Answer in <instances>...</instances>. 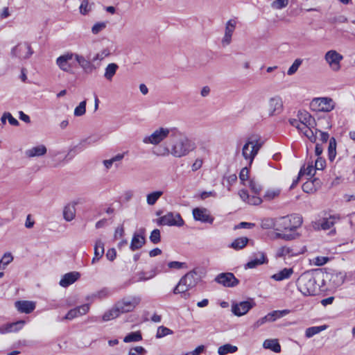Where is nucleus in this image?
I'll list each match as a JSON object with an SVG mask.
<instances>
[{"mask_svg":"<svg viewBox=\"0 0 355 355\" xmlns=\"http://www.w3.org/2000/svg\"><path fill=\"white\" fill-rule=\"evenodd\" d=\"M193 149L194 145L187 136L177 128L173 127L167 146L158 155H171L175 158H180L189 155Z\"/></svg>","mask_w":355,"mask_h":355,"instance_id":"1","label":"nucleus"},{"mask_svg":"<svg viewBox=\"0 0 355 355\" xmlns=\"http://www.w3.org/2000/svg\"><path fill=\"white\" fill-rule=\"evenodd\" d=\"M317 275L313 271H308L301 275L297 282L298 290L305 296L316 295L320 291L317 283Z\"/></svg>","mask_w":355,"mask_h":355,"instance_id":"2","label":"nucleus"},{"mask_svg":"<svg viewBox=\"0 0 355 355\" xmlns=\"http://www.w3.org/2000/svg\"><path fill=\"white\" fill-rule=\"evenodd\" d=\"M172 132L173 128L160 126L155 129L151 134L144 136L142 142L146 145L157 146L170 137Z\"/></svg>","mask_w":355,"mask_h":355,"instance_id":"3","label":"nucleus"},{"mask_svg":"<svg viewBox=\"0 0 355 355\" xmlns=\"http://www.w3.org/2000/svg\"><path fill=\"white\" fill-rule=\"evenodd\" d=\"M262 144L257 137H249L242 148V155L250 166L261 148Z\"/></svg>","mask_w":355,"mask_h":355,"instance_id":"4","label":"nucleus"},{"mask_svg":"<svg viewBox=\"0 0 355 355\" xmlns=\"http://www.w3.org/2000/svg\"><path fill=\"white\" fill-rule=\"evenodd\" d=\"M288 227V221L286 217H282L275 219L272 231L269 236L272 239H284L288 240V235L287 234V229Z\"/></svg>","mask_w":355,"mask_h":355,"instance_id":"5","label":"nucleus"},{"mask_svg":"<svg viewBox=\"0 0 355 355\" xmlns=\"http://www.w3.org/2000/svg\"><path fill=\"white\" fill-rule=\"evenodd\" d=\"M310 107L313 111L321 112H329L336 107L335 101L329 97L314 98Z\"/></svg>","mask_w":355,"mask_h":355,"instance_id":"6","label":"nucleus"},{"mask_svg":"<svg viewBox=\"0 0 355 355\" xmlns=\"http://www.w3.org/2000/svg\"><path fill=\"white\" fill-rule=\"evenodd\" d=\"M141 297L139 295H132L123 297L116 304L121 314L131 312L141 303Z\"/></svg>","mask_w":355,"mask_h":355,"instance_id":"7","label":"nucleus"},{"mask_svg":"<svg viewBox=\"0 0 355 355\" xmlns=\"http://www.w3.org/2000/svg\"><path fill=\"white\" fill-rule=\"evenodd\" d=\"M344 57L336 50H329L324 54V59L331 71L338 72L341 69V62Z\"/></svg>","mask_w":355,"mask_h":355,"instance_id":"8","label":"nucleus"},{"mask_svg":"<svg viewBox=\"0 0 355 355\" xmlns=\"http://www.w3.org/2000/svg\"><path fill=\"white\" fill-rule=\"evenodd\" d=\"M241 183L245 187H249L251 191L257 194L261 190L260 184L254 180L250 179L249 175V169L247 166L243 168L239 173Z\"/></svg>","mask_w":355,"mask_h":355,"instance_id":"9","label":"nucleus"},{"mask_svg":"<svg viewBox=\"0 0 355 355\" xmlns=\"http://www.w3.org/2000/svg\"><path fill=\"white\" fill-rule=\"evenodd\" d=\"M338 220L339 217L329 216L316 219L312 222L311 226L315 230H331Z\"/></svg>","mask_w":355,"mask_h":355,"instance_id":"10","label":"nucleus"},{"mask_svg":"<svg viewBox=\"0 0 355 355\" xmlns=\"http://www.w3.org/2000/svg\"><path fill=\"white\" fill-rule=\"evenodd\" d=\"M157 224L160 225L181 227L184 225V220L180 214L168 212L157 220Z\"/></svg>","mask_w":355,"mask_h":355,"instance_id":"11","label":"nucleus"},{"mask_svg":"<svg viewBox=\"0 0 355 355\" xmlns=\"http://www.w3.org/2000/svg\"><path fill=\"white\" fill-rule=\"evenodd\" d=\"M73 58L75 59V53L66 52L57 58L55 63L61 71L71 73L73 72V67L70 61Z\"/></svg>","mask_w":355,"mask_h":355,"instance_id":"12","label":"nucleus"},{"mask_svg":"<svg viewBox=\"0 0 355 355\" xmlns=\"http://www.w3.org/2000/svg\"><path fill=\"white\" fill-rule=\"evenodd\" d=\"M297 119L290 120V124L297 130L301 128V125H311L313 122V119L311 114L306 110H299L297 113Z\"/></svg>","mask_w":355,"mask_h":355,"instance_id":"13","label":"nucleus"},{"mask_svg":"<svg viewBox=\"0 0 355 355\" xmlns=\"http://www.w3.org/2000/svg\"><path fill=\"white\" fill-rule=\"evenodd\" d=\"M236 27V21L234 19H229L225 26L224 35L220 43L223 47L229 46L232 41V36Z\"/></svg>","mask_w":355,"mask_h":355,"instance_id":"14","label":"nucleus"},{"mask_svg":"<svg viewBox=\"0 0 355 355\" xmlns=\"http://www.w3.org/2000/svg\"><path fill=\"white\" fill-rule=\"evenodd\" d=\"M290 218V240L298 238L300 234V230L303 223L301 215L294 214L291 216Z\"/></svg>","mask_w":355,"mask_h":355,"instance_id":"15","label":"nucleus"},{"mask_svg":"<svg viewBox=\"0 0 355 355\" xmlns=\"http://www.w3.org/2000/svg\"><path fill=\"white\" fill-rule=\"evenodd\" d=\"M215 282L225 287H234L239 283L233 273L222 272L218 274L214 279Z\"/></svg>","mask_w":355,"mask_h":355,"instance_id":"16","label":"nucleus"},{"mask_svg":"<svg viewBox=\"0 0 355 355\" xmlns=\"http://www.w3.org/2000/svg\"><path fill=\"white\" fill-rule=\"evenodd\" d=\"M192 214L195 220L201 223L212 224L214 220V218L211 215L210 211L205 207L194 208Z\"/></svg>","mask_w":355,"mask_h":355,"instance_id":"17","label":"nucleus"},{"mask_svg":"<svg viewBox=\"0 0 355 355\" xmlns=\"http://www.w3.org/2000/svg\"><path fill=\"white\" fill-rule=\"evenodd\" d=\"M287 311H274L271 313H269L266 315H265L263 318H259L253 324V327L254 329H258L261 326L263 325L266 322H274L277 319L286 315Z\"/></svg>","mask_w":355,"mask_h":355,"instance_id":"18","label":"nucleus"},{"mask_svg":"<svg viewBox=\"0 0 355 355\" xmlns=\"http://www.w3.org/2000/svg\"><path fill=\"white\" fill-rule=\"evenodd\" d=\"M11 53L13 56L26 59L33 54V51L31 46L28 44L24 43L19 44L12 48Z\"/></svg>","mask_w":355,"mask_h":355,"instance_id":"19","label":"nucleus"},{"mask_svg":"<svg viewBox=\"0 0 355 355\" xmlns=\"http://www.w3.org/2000/svg\"><path fill=\"white\" fill-rule=\"evenodd\" d=\"M254 304L250 301H243L239 303L233 304L232 306V313L237 316L245 315L253 306Z\"/></svg>","mask_w":355,"mask_h":355,"instance_id":"20","label":"nucleus"},{"mask_svg":"<svg viewBox=\"0 0 355 355\" xmlns=\"http://www.w3.org/2000/svg\"><path fill=\"white\" fill-rule=\"evenodd\" d=\"M75 60L78 62L80 67L86 73H91L94 70H96V67L92 63V62L86 59L83 55L78 53H75Z\"/></svg>","mask_w":355,"mask_h":355,"instance_id":"21","label":"nucleus"},{"mask_svg":"<svg viewBox=\"0 0 355 355\" xmlns=\"http://www.w3.org/2000/svg\"><path fill=\"white\" fill-rule=\"evenodd\" d=\"M268 112L269 116L279 114L282 110V101L279 98H271L268 103Z\"/></svg>","mask_w":355,"mask_h":355,"instance_id":"22","label":"nucleus"},{"mask_svg":"<svg viewBox=\"0 0 355 355\" xmlns=\"http://www.w3.org/2000/svg\"><path fill=\"white\" fill-rule=\"evenodd\" d=\"M25 324L24 320H19L15 322L8 323L0 327V334H6L17 332L21 329Z\"/></svg>","mask_w":355,"mask_h":355,"instance_id":"23","label":"nucleus"},{"mask_svg":"<svg viewBox=\"0 0 355 355\" xmlns=\"http://www.w3.org/2000/svg\"><path fill=\"white\" fill-rule=\"evenodd\" d=\"M89 310V305L88 304H83L69 311L64 318L69 320H73V318L85 315Z\"/></svg>","mask_w":355,"mask_h":355,"instance_id":"24","label":"nucleus"},{"mask_svg":"<svg viewBox=\"0 0 355 355\" xmlns=\"http://www.w3.org/2000/svg\"><path fill=\"white\" fill-rule=\"evenodd\" d=\"M15 306L20 313H30L35 309V303L32 301L19 300L15 302Z\"/></svg>","mask_w":355,"mask_h":355,"instance_id":"25","label":"nucleus"},{"mask_svg":"<svg viewBox=\"0 0 355 355\" xmlns=\"http://www.w3.org/2000/svg\"><path fill=\"white\" fill-rule=\"evenodd\" d=\"M77 204L76 202H71L64 207L62 214L66 221L70 222L75 218L76 214V206Z\"/></svg>","mask_w":355,"mask_h":355,"instance_id":"26","label":"nucleus"},{"mask_svg":"<svg viewBox=\"0 0 355 355\" xmlns=\"http://www.w3.org/2000/svg\"><path fill=\"white\" fill-rule=\"evenodd\" d=\"M94 251V257L92 260V264L98 262L101 259L105 252V244L101 239L96 240Z\"/></svg>","mask_w":355,"mask_h":355,"instance_id":"27","label":"nucleus"},{"mask_svg":"<svg viewBox=\"0 0 355 355\" xmlns=\"http://www.w3.org/2000/svg\"><path fill=\"white\" fill-rule=\"evenodd\" d=\"M239 196L243 202L249 205H258L262 202L261 198L257 196H250L245 189H241L239 191Z\"/></svg>","mask_w":355,"mask_h":355,"instance_id":"28","label":"nucleus"},{"mask_svg":"<svg viewBox=\"0 0 355 355\" xmlns=\"http://www.w3.org/2000/svg\"><path fill=\"white\" fill-rule=\"evenodd\" d=\"M182 277L192 288H194L200 280V276L197 269L188 272Z\"/></svg>","mask_w":355,"mask_h":355,"instance_id":"29","label":"nucleus"},{"mask_svg":"<svg viewBox=\"0 0 355 355\" xmlns=\"http://www.w3.org/2000/svg\"><path fill=\"white\" fill-rule=\"evenodd\" d=\"M47 152L46 146L40 144L32 147L25 151V155L27 157L32 158L35 157H40L44 155Z\"/></svg>","mask_w":355,"mask_h":355,"instance_id":"30","label":"nucleus"},{"mask_svg":"<svg viewBox=\"0 0 355 355\" xmlns=\"http://www.w3.org/2000/svg\"><path fill=\"white\" fill-rule=\"evenodd\" d=\"M80 277L78 272H68L62 276L60 281V285L62 287H67L74 283Z\"/></svg>","mask_w":355,"mask_h":355,"instance_id":"31","label":"nucleus"},{"mask_svg":"<svg viewBox=\"0 0 355 355\" xmlns=\"http://www.w3.org/2000/svg\"><path fill=\"white\" fill-rule=\"evenodd\" d=\"M193 288L187 284V281H185L183 277H182L178 282V284L173 289V293L182 294L184 295V297H186V295L189 296V294L187 293V291Z\"/></svg>","mask_w":355,"mask_h":355,"instance_id":"32","label":"nucleus"},{"mask_svg":"<svg viewBox=\"0 0 355 355\" xmlns=\"http://www.w3.org/2000/svg\"><path fill=\"white\" fill-rule=\"evenodd\" d=\"M310 126L311 125H301V128L298 129V131L306 136L310 140V141L315 143L317 140V138L318 137V130L317 129L313 130L311 128Z\"/></svg>","mask_w":355,"mask_h":355,"instance_id":"33","label":"nucleus"},{"mask_svg":"<svg viewBox=\"0 0 355 355\" xmlns=\"http://www.w3.org/2000/svg\"><path fill=\"white\" fill-rule=\"evenodd\" d=\"M145 243V238L143 234L135 233L130 243V249L132 251L141 248Z\"/></svg>","mask_w":355,"mask_h":355,"instance_id":"34","label":"nucleus"},{"mask_svg":"<svg viewBox=\"0 0 355 355\" xmlns=\"http://www.w3.org/2000/svg\"><path fill=\"white\" fill-rule=\"evenodd\" d=\"M263 347L270 349L275 353L281 352V346L277 339H266L263 343Z\"/></svg>","mask_w":355,"mask_h":355,"instance_id":"35","label":"nucleus"},{"mask_svg":"<svg viewBox=\"0 0 355 355\" xmlns=\"http://www.w3.org/2000/svg\"><path fill=\"white\" fill-rule=\"evenodd\" d=\"M266 261L267 259L265 254L262 252H259L256 255L254 259H252L247 263V264L245 265V268H254L259 265L266 263Z\"/></svg>","mask_w":355,"mask_h":355,"instance_id":"36","label":"nucleus"},{"mask_svg":"<svg viewBox=\"0 0 355 355\" xmlns=\"http://www.w3.org/2000/svg\"><path fill=\"white\" fill-rule=\"evenodd\" d=\"M121 315L119 310L117 309V306L115 304L114 306L105 312V313L102 316V320L103 322H107L112 320L114 318H116Z\"/></svg>","mask_w":355,"mask_h":355,"instance_id":"37","label":"nucleus"},{"mask_svg":"<svg viewBox=\"0 0 355 355\" xmlns=\"http://www.w3.org/2000/svg\"><path fill=\"white\" fill-rule=\"evenodd\" d=\"M345 277V273L342 272H336L331 275L330 282L332 283L334 286L338 287L344 283Z\"/></svg>","mask_w":355,"mask_h":355,"instance_id":"38","label":"nucleus"},{"mask_svg":"<svg viewBox=\"0 0 355 355\" xmlns=\"http://www.w3.org/2000/svg\"><path fill=\"white\" fill-rule=\"evenodd\" d=\"M316 169L315 166L313 165V162H309L306 165H304L299 172V176L306 175L308 176H313L315 173Z\"/></svg>","mask_w":355,"mask_h":355,"instance_id":"39","label":"nucleus"},{"mask_svg":"<svg viewBox=\"0 0 355 355\" xmlns=\"http://www.w3.org/2000/svg\"><path fill=\"white\" fill-rule=\"evenodd\" d=\"M112 53V47H105L103 48L101 50H100L94 57L92 59L93 62L96 61H102L105 58L110 56Z\"/></svg>","mask_w":355,"mask_h":355,"instance_id":"40","label":"nucleus"},{"mask_svg":"<svg viewBox=\"0 0 355 355\" xmlns=\"http://www.w3.org/2000/svg\"><path fill=\"white\" fill-rule=\"evenodd\" d=\"M237 350L238 347L236 346L227 343L218 348V354L219 355H227L228 354L235 353Z\"/></svg>","mask_w":355,"mask_h":355,"instance_id":"41","label":"nucleus"},{"mask_svg":"<svg viewBox=\"0 0 355 355\" xmlns=\"http://www.w3.org/2000/svg\"><path fill=\"white\" fill-rule=\"evenodd\" d=\"M162 191H155L146 196V202L148 205H154L158 199L163 195Z\"/></svg>","mask_w":355,"mask_h":355,"instance_id":"42","label":"nucleus"},{"mask_svg":"<svg viewBox=\"0 0 355 355\" xmlns=\"http://www.w3.org/2000/svg\"><path fill=\"white\" fill-rule=\"evenodd\" d=\"M336 156V141L334 137L329 139L328 146V158L330 162H333Z\"/></svg>","mask_w":355,"mask_h":355,"instance_id":"43","label":"nucleus"},{"mask_svg":"<svg viewBox=\"0 0 355 355\" xmlns=\"http://www.w3.org/2000/svg\"><path fill=\"white\" fill-rule=\"evenodd\" d=\"M118 68V65L115 63L109 64L105 69L104 77L107 80H111L113 76L115 75Z\"/></svg>","mask_w":355,"mask_h":355,"instance_id":"44","label":"nucleus"},{"mask_svg":"<svg viewBox=\"0 0 355 355\" xmlns=\"http://www.w3.org/2000/svg\"><path fill=\"white\" fill-rule=\"evenodd\" d=\"M327 325L311 327L306 329V330L305 331V335L307 338H311V337L313 336L314 335L318 334L320 332L327 329Z\"/></svg>","mask_w":355,"mask_h":355,"instance_id":"45","label":"nucleus"},{"mask_svg":"<svg viewBox=\"0 0 355 355\" xmlns=\"http://www.w3.org/2000/svg\"><path fill=\"white\" fill-rule=\"evenodd\" d=\"M248 242V239L247 237H240L235 239L231 243L230 246L234 250H241L243 249L247 245Z\"/></svg>","mask_w":355,"mask_h":355,"instance_id":"46","label":"nucleus"},{"mask_svg":"<svg viewBox=\"0 0 355 355\" xmlns=\"http://www.w3.org/2000/svg\"><path fill=\"white\" fill-rule=\"evenodd\" d=\"M142 339L141 334L139 331L131 332L123 338L124 343L138 342Z\"/></svg>","mask_w":355,"mask_h":355,"instance_id":"47","label":"nucleus"},{"mask_svg":"<svg viewBox=\"0 0 355 355\" xmlns=\"http://www.w3.org/2000/svg\"><path fill=\"white\" fill-rule=\"evenodd\" d=\"M280 192L279 189H270L266 191L263 199L266 200H272L278 197Z\"/></svg>","mask_w":355,"mask_h":355,"instance_id":"48","label":"nucleus"},{"mask_svg":"<svg viewBox=\"0 0 355 355\" xmlns=\"http://www.w3.org/2000/svg\"><path fill=\"white\" fill-rule=\"evenodd\" d=\"M110 291H109L108 288H102L98 291H96V293H93L91 296V298L92 300H95V299H104L105 297H107L108 296L110 295Z\"/></svg>","mask_w":355,"mask_h":355,"instance_id":"49","label":"nucleus"},{"mask_svg":"<svg viewBox=\"0 0 355 355\" xmlns=\"http://www.w3.org/2000/svg\"><path fill=\"white\" fill-rule=\"evenodd\" d=\"M107 22L106 21H99L96 22L92 27V33L94 35H97L101 31H103L107 27Z\"/></svg>","mask_w":355,"mask_h":355,"instance_id":"50","label":"nucleus"},{"mask_svg":"<svg viewBox=\"0 0 355 355\" xmlns=\"http://www.w3.org/2000/svg\"><path fill=\"white\" fill-rule=\"evenodd\" d=\"M86 101H81L79 105L74 109L73 114L75 116H81L86 112Z\"/></svg>","mask_w":355,"mask_h":355,"instance_id":"51","label":"nucleus"},{"mask_svg":"<svg viewBox=\"0 0 355 355\" xmlns=\"http://www.w3.org/2000/svg\"><path fill=\"white\" fill-rule=\"evenodd\" d=\"M173 331L170 329L164 327L160 326L157 328V333H156V338H161L168 335L173 334Z\"/></svg>","mask_w":355,"mask_h":355,"instance_id":"52","label":"nucleus"},{"mask_svg":"<svg viewBox=\"0 0 355 355\" xmlns=\"http://www.w3.org/2000/svg\"><path fill=\"white\" fill-rule=\"evenodd\" d=\"M288 277V269L284 268L282 271L272 275L271 278L275 281H282Z\"/></svg>","mask_w":355,"mask_h":355,"instance_id":"53","label":"nucleus"},{"mask_svg":"<svg viewBox=\"0 0 355 355\" xmlns=\"http://www.w3.org/2000/svg\"><path fill=\"white\" fill-rule=\"evenodd\" d=\"M288 3V0H275L271 3V7L275 10H280L285 8Z\"/></svg>","mask_w":355,"mask_h":355,"instance_id":"54","label":"nucleus"},{"mask_svg":"<svg viewBox=\"0 0 355 355\" xmlns=\"http://www.w3.org/2000/svg\"><path fill=\"white\" fill-rule=\"evenodd\" d=\"M275 220L272 218H264L261 220V227L263 229H273Z\"/></svg>","mask_w":355,"mask_h":355,"instance_id":"55","label":"nucleus"},{"mask_svg":"<svg viewBox=\"0 0 355 355\" xmlns=\"http://www.w3.org/2000/svg\"><path fill=\"white\" fill-rule=\"evenodd\" d=\"M80 12L85 15H87L91 10V8L89 5V2L87 0H83L80 6Z\"/></svg>","mask_w":355,"mask_h":355,"instance_id":"56","label":"nucleus"},{"mask_svg":"<svg viewBox=\"0 0 355 355\" xmlns=\"http://www.w3.org/2000/svg\"><path fill=\"white\" fill-rule=\"evenodd\" d=\"M315 168L317 170L322 171L323 170L326 166V162L325 160L321 157H319L316 159L315 161Z\"/></svg>","mask_w":355,"mask_h":355,"instance_id":"57","label":"nucleus"},{"mask_svg":"<svg viewBox=\"0 0 355 355\" xmlns=\"http://www.w3.org/2000/svg\"><path fill=\"white\" fill-rule=\"evenodd\" d=\"M150 240L153 243H158L160 241V232L159 230H154L150 236Z\"/></svg>","mask_w":355,"mask_h":355,"instance_id":"58","label":"nucleus"},{"mask_svg":"<svg viewBox=\"0 0 355 355\" xmlns=\"http://www.w3.org/2000/svg\"><path fill=\"white\" fill-rule=\"evenodd\" d=\"M302 63V60L300 58L296 59L293 64L290 67V75L295 73Z\"/></svg>","mask_w":355,"mask_h":355,"instance_id":"59","label":"nucleus"},{"mask_svg":"<svg viewBox=\"0 0 355 355\" xmlns=\"http://www.w3.org/2000/svg\"><path fill=\"white\" fill-rule=\"evenodd\" d=\"M145 349L141 346H138L130 349L128 355H144Z\"/></svg>","mask_w":355,"mask_h":355,"instance_id":"60","label":"nucleus"},{"mask_svg":"<svg viewBox=\"0 0 355 355\" xmlns=\"http://www.w3.org/2000/svg\"><path fill=\"white\" fill-rule=\"evenodd\" d=\"M13 260V257L10 252L5 253L2 258L1 259V261L7 266L10 263H11Z\"/></svg>","mask_w":355,"mask_h":355,"instance_id":"61","label":"nucleus"},{"mask_svg":"<svg viewBox=\"0 0 355 355\" xmlns=\"http://www.w3.org/2000/svg\"><path fill=\"white\" fill-rule=\"evenodd\" d=\"M328 261V258L325 257H317L313 259V263L315 266H323Z\"/></svg>","mask_w":355,"mask_h":355,"instance_id":"62","label":"nucleus"},{"mask_svg":"<svg viewBox=\"0 0 355 355\" xmlns=\"http://www.w3.org/2000/svg\"><path fill=\"white\" fill-rule=\"evenodd\" d=\"M203 164V159L202 158H197L193 163L191 166V169L193 171H196L200 169Z\"/></svg>","mask_w":355,"mask_h":355,"instance_id":"63","label":"nucleus"},{"mask_svg":"<svg viewBox=\"0 0 355 355\" xmlns=\"http://www.w3.org/2000/svg\"><path fill=\"white\" fill-rule=\"evenodd\" d=\"M205 348V347L204 345H200L198 347H196L193 351L188 352L185 355H200V354L204 352Z\"/></svg>","mask_w":355,"mask_h":355,"instance_id":"64","label":"nucleus"}]
</instances>
